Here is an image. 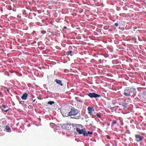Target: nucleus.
Instances as JSON below:
<instances>
[{"label":"nucleus","instance_id":"nucleus-19","mask_svg":"<svg viewBox=\"0 0 146 146\" xmlns=\"http://www.w3.org/2000/svg\"><path fill=\"white\" fill-rule=\"evenodd\" d=\"M115 109V108L114 107H111L110 108V109L111 110H114V109Z\"/></svg>","mask_w":146,"mask_h":146},{"label":"nucleus","instance_id":"nucleus-17","mask_svg":"<svg viewBox=\"0 0 146 146\" xmlns=\"http://www.w3.org/2000/svg\"><path fill=\"white\" fill-rule=\"evenodd\" d=\"M41 33L42 34H44L46 33V31H45L42 30L41 31Z\"/></svg>","mask_w":146,"mask_h":146},{"label":"nucleus","instance_id":"nucleus-23","mask_svg":"<svg viewBox=\"0 0 146 146\" xmlns=\"http://www.w3.org/2000/svg\"><path fill=\"white\" fill-rule=\"evenodd\" d=\"M67 111H68V110H67V111H65L64 112H65L64 113H66V112H67Z\"/></svg>","mask_w":146,"mask_h":146},{"label":"nucleus","instance_id":"nucleus-26","mask_svg":"<svg viewBox=\"0 0 146 146\" xmlns=\"http://www.w3.org/2000/svg\"><path fill=\"white\" fill-rule=\"evenodd\" d=\"M7 91H8V92H9V90H8V89H7Z\"/></svg>","mask_w":146,"mask_h":146},{"label":"nucleus","instance_id":"nucleus-7","mask_svg":"<svg viewBox=\"0 0 146 146\" xmlns=\"http://www.w3.org/2000/svg\"><path fill=\"white\" fill-rule=\"evenodd\" d=\"M88 113L90 114L91 115L92 114L93 112L95 111V110L94 109L93 107L92 106L88 107L87 109Z\"/></svg>","mask_w":146,"mask_h":146},{"label":"nucleus","instance_id":"nucleus-9","mask_svg":"<svg viewBox=\"0 0 146 146\" xmlns=\"http://www.w3.org/2000/svg\"><path fill=\"white\" fill-rule=\"evenodd\" d=\"M135 137H136V140L137 142L141 141L142 139V137L139 135H136Z\"/></svg>","mask_w":146,"mask_h":146},{"label":"nucleus","instance_id":"nucleus-15","mask_svg":"<svg viewBox=\"0 0 146 146\" xmlns=\"http://www.w3.org/2000/svg\"><path fill=\"white\" fill-rule=\"evenodd\" d=\"M96 116L99 118H100L101 114L100 113H98L96 114Z\"/></svg>","mask_w":146,"mask_h":146},{"label":"nucleus","instance_id":"nucleus-1","mask_svg":"<svg viewBox=\"0 0 146 146\" xmlns=\"http://www.w3.org/2000/svg\"><path fill=\"white\" fill-rule=\"evenodd\" d=\"M67 111V110L64 109L62 110V114L64 116H75L78 115L76 117H72V118L76 119H79L81 117L80 114L79 113V111L78 109L72 107L70 111H67L66 113H64L65 111Z\"/></svg>","mask_w":146,"mask_h":146},{"label":"nucleus","instance_id":"nucleus-5","mask_svg":"<svg viewBox=\"0 0 146 146\" xmlns=\"http://www.w3.org/2000/svg\"><path fill=\"white\" fill-rule=\"evenodd\" d=\"M87 95L90 98H97L100 97V95L94 93H89Z\"/></svg>","mask_w":146,"mask_h":146},{"label":"nucleus","instance_id":"nucleus-12","mask_svg":"<svg viewBox=\"0 0 146 146\" xmlns=\"http://www.w3.org/2000/svg\"><path fill=\"white\" fill-rule=\"evenodd\" d=\"M117 123V121L116 120H113L112 121V125H114Z\"/></svg>","mask_w":146,"mask_h":146},{"label":"nucleus","instance_id":"nucleus-25","mask_svg":"<svg viewBox=\"0 0 146 146\" xmlns=\"http://www.w3.org/2000/svg\"><path fill=\"white\" fill-rule=\"evenodd\" d=\"M35 100H35H35H33V102H35Z\"/></svg>","mask_w":146,"mask_h":146},{"label":"nucleus","instance_id":"nucleus-16","mask_svg":"<svg viewBox=\"0 0 146 146\" xmlns=\"http://www.w3.org/2000/svg\"><path fill=\"white\" fill-rule=\"evenodd\" d=\"M5 129L7 131H9L10 129V128L8 126H6Z\"/></svg>","mask_w":146,"mask_h":146},{"label":"nucleus","instance_id":"nucleus-22","mask_svg":"<svg viewBox=\"0 0 146 146\" xmlns=\"http://www.w3.org/2000/svg\"><path fill=\"white\" fill-rule=\"evenodd\" d=\"M64 29H67V28L66 27H64Z\"/></svg>","mask_w":146,"mask_h":146},{"label":"nucleus","instance_id":"nucleus-20","mask_svg":"<svg viewBox=\"0 0 146 146\" xmlns=\"http://www.w3.org/2000/svg\"><path fill=\"white\" fill-rule=\"evenodd\" d=\"M37 98L38 100H42V98H41L40 97H38H38H37Z\"/></svg>","mask_w":146,"mask_h":146},{"label":"nucleus","instance_id":"nucleus-6","mask_svg":"<svg viewBox=\"0 0 146 146\" xmlns=\"http://www.w3.org/2000/svg\"><path fill=\"white\" fill-rule=\"evenodd\" d=\"M0 108H1L2 111H4L7 112L9 110V108H8L7 106L5 105H2L0 106Z\"/></svg>","mask_w":146,"mask_h":146},{"label":"nucleus","instance_id":"nucleus-11","mask_svg":"<svg viewBox=\"0 0 146 146\" xmlns=\"http://www.w3.org/2000/svg\"><path fill=\"white\" fill-rule=\"evenodd\" d=\"M55 81L56 82L57 84L59 85H60L61 86H63V84L62 83V81L61 80L56 79H55Z\"/></svg>","mask_w":146,"mask_h":146},{"label":"nucleus","instance_id":"nucleus-27","mask_svg":"<svg viewBox=\"0 0 146 146\" xmlns=\"http://www.w3.org/2000/svg\"><path fill=\"white\" fill-rule=\"evenodd\" d=\"M50 124H54V123H50Z\"/></svg>","mask_w":146,"mask_h":146},{"label":"nucleus","instance_id":"nucleus-18","mask_svg":"<svg viewBox=\"0 0 146 146\" xmlns=\"http://www.w3.org/2000/svg\"><path fill=\"white\" fill-rule=\"evenodd\" d=\"M114 25H115V26L117 27H118V24L117 23H115Z\"/></svg>","mask_w":146,"mask_h":146},{"label":"nucleus","instance_id":"nucleus-10","mask_svg":"<svg viewBox=\"0 0 146 146\" xmlns=\"http://www.w3.org/2000/svg\"><path fill=\"white\" fill-rule=\"evenodd\" d=\"M28 94L27 93H24L21 97V98L23 100H26L27 99Z\"/></svg>","mask_w":146,"mask_h":146},{"label":"nucleus","instance_id":"nucleus-2","mask_svg":"<svg viewBox=\"0 0 146 146\" xmlns=\"http://www.w3.org/2000/svg\"><path fill=\"white\" fill-rule=\"evenodd\" d=\"M135 91L136 89L135 88L132 87L128 88L123 90V94L126 97H129L131 96L132 93Z\"/></svg>","mask_w":146,"mask_h":146},{"label":"nucleus","instance_id":"nucleus-13","mask_svg":"<svg viewBox=\"0 0 146 146\" xmlns=\"http://www.w3.org/2000/svg\"><path fill=\"white\" fill-rule=\"evenodd\" d=\"M72 51L71 50H70L68 52H67L66 53V55L67 56H69L70 55L71 53H72Z\"/></svg>","mask_w":146,"mask_h":146},{"label":"nucleus","instance_id":"nucleus-8","mask_svg":"<svg viewBox=\"0 0 146 146\" xmlns=\"http://www.w3.org/2000/svg\"><path fill=\"white\" fill-rule=\"evenodd\" d=\"M92 134L93 132H90L89 131H87L85 130L84 131V136L88 137L90 135H92Z\"/></svg>","mask_w":146,"mask_h":146},{"label":"nucleus","instance_id":"nucleus-24","mask_svg":"<svg viewBox=\"0 0 146 146\" xmlns=\"http://www.w3.org/2000/svg\"><path fill=\"white\" fill-rule=\"evenodd\" d=\"M78 101H79V102H81V100H78Z\"/></svg>","mask_w":146,"mask_h":146},{"label":"nucleus","instance_id":"nucleus-3","mask_svg":"<svg viewBox=\"0 0 146 146\" xmlns=\"http://www.w3.org/2000/svg\"><path fill=\"white\" fill-rule=\"evenodd\" d=\"M66 129L70 133H74L76 132V125L67 124L66 125Z\"/></svg>","mask_w":146,"mask_h":146},{"label":"nucleus","instance_id":"nucleus-14","mask_svg":"<svg viewBox=\"0 0 146 146\" xmlns=\"http://www.w3.org/2000/svg\"><path fill=\"white\" fill-rule=\"evenodd\" d=\"M55 102L54 101H49L48 102L47 104H50V105H52V104H54Z\"/></svg>","mask_w":146,"mask_h":146},{"label":"nucleus","instance_id":"nucleus-21","mask_svg":"<svg viewBox=\"0 0 146 146\" xmlns=\"http://www.w3.org/2000/svg\"><path fill=\"white\" fill-rule=\"evenodd\" d=\"M24 103V101H21L20 102V104H23Z\"/></svg>","mask_w":146,"mask_h":146},{"label":"nucleus","instance_id":"nucleus-4","mask_svg":"<svg viewBox=\"0 0 146 146\" xmlns=\"http://www.w3.org/2000/svg\"><path fill=\"white\" fill-rule=\"evenodd\" d=\"M76 131L78 132V134L80 135L84 134V131L85 130L83 129L82 128V126L81 125H76Z\"/></svg>","mask_w":146,"mask_h":146}]
</instances>
